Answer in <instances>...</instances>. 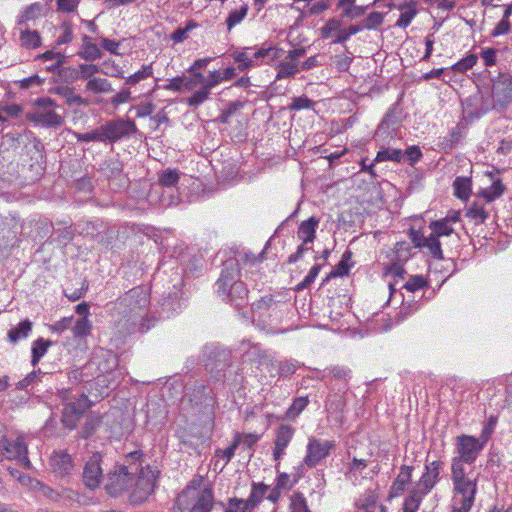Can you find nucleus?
Listing matches in <instances>:
<instances>
[{
    "mask_svg": "<svg viewBox=\"0 0 512 512\" xmlns=\"http://www.w3.org/2000/svg\"><path fill=\"white\" fill-rule=\"evenodd\" d=\"M261 259L253 254H239L238 258H229L223 262L220 277L215 283L216 292L225 301L236 309H241L248 303V289L240 280V264L258 267Z\"/></svg>",
    "mask_w": 512,
    "mask_h": 512,
    "instance_id": "obj_1",
    "label": "nucleus"
},
{
    "mask_svg": "<svg viewBox=\"0 0 512 512\" xmlns=\"http://www.w3.org/2000/svg\"><path fill=\"white\" fill-rule=\"evenodd\" d=\"M149 303V296L146 290L140 286L134 287L114 303L112 316L123 314V317L127 318L123 325V330L126 333L133 331L137 319L141 318L139 330L142 333L146 332L154 325L155 322L154 319L150 320L148 318H144L142 315Z\"/></svg>",
    "mask_w": 512,
    "mask_h": 512,
    "instance_id": "obj_2",
    "label": "nucleus"
},
{
    "mask_svg": "<svg viewBox=\"0 0 512 512\" xmlns=\"http://www.w3.org/2000/svg\"><path fill=\"white\" fill-rule=\"evenodd\" d=\"M251 47H245L241 51H235L232 57L238 63L240 71H246L260 63H270L280 57L281 49L276 47H261L256 51Z\"/></svg>",
    "mask_w": 512,
    "mask_h": 512,
    "instance_id": "obj_3",
    "label": "nucleus"
},
{
    "mask_svg": "<svg viewBox=\"0 0 512 512\" xmlns=\"http://www.w3.org/2000/svg\"><path fill=\"white\" fill-rule=\"evenodd\" d=\"M453 509L451 512H469L477 493L476 477L453 482Z\"/></svg>",
    "mask_w": 512,
    "mask_h": 512,
    "instance_id": "obj_4",
    "label": "nucleus"
},
{
    "mask_svg": "<svg viewBox=\"0 0 512 512\" xmlns=\"http://www.w3.org/2000/svg\"><path fill=\"white\" fill-rule=\"evenodd\" d=\"M35 106L36 109L27 116L30 121L47 127H58L63 124V117L52 110L56 104L51 98H38Z\"/></svg>",
    "mask_w": 512,
    "mask_h": 512,
    "instance_id": "obj_5",
    "label": "nucleus"
},
{
    "mask_svg": "<svg viewBox=\"0 0 512 512\" xmlns=\"http://www.w3.org/2000/svg\"><path fill=\"white\" fill-rule=\"evenodd\" d=\"M334 448V441L322 440L314 436L310 437L306 446L303 464L308 468L316 467L330 455Z\"/></svg>",
    "mask_w": 512,
    "mask_h": 512,
    "instance_id": "obj_6",
    "label": "nucleus"
},
{
    "mask_svg": "<svg viewBox=\"0 0 512 512\" xmlns=\"http://www.w3.org/2000/svg\"><path fill=\"white\" fill-rule=\"evenodd\" d=\"M352 371L348 367L335 365L325 368L320 372L318 378L325 382L332 391L345 392L348 390V383Z\"/></svg>",
    "mask_w": 512,
    "mask_h": 512,
    "instance_id": "obj_7",
    "label": "nucleus"
},
{
    "mask_svg": "<svg viewBox=\"0 0 512 512\" xmlns=\"http://www.w3.org/2000/svg\"><path fill=\"white\" fill-rule=\"evenodd\" d=\"M105 142L115 143L128 138L137 132V127L132 119H114L101 125Z\"/></svg>",
    "mask_w": 512,
    "mask_h": 512,
    "instance_id": "obj_8",
    "label": "nucleus"
},
{
    "mask_svg": "<svg viewBox=\"0 0 512 512\" xmlns=\"http://www.w3.org/2000/svg\"><path fill=\"white\" fill-rule=\"evenodd\" d=\"M319 225V219L311 216L309 219L300 223L297 236L302 240V244L298 246L295 253L288 257V263H295L303 257L305 251L309 250L307 244L313 243L316 235V229Z\"/></svg>",
    "mask_w": 512,
    "mask_h": 512,
    "instance_id": "obj_9",
    "label": "nucleus"
},
{
    "mask_svg": "<svg viewBox=\"0 0 512 512\" xmlns=\"http://www.w3.org/2000/svg\"><path fill=\"white\" fill-rule=\"evenodd\" d=\"M486 439L480 440L474 436L462 434L456 438V451L466 464H472L483 450Z\"/></svg>",
    "mask_w": 512,
    "mask_h": 512,
    "instance_id": "obj_10",
    "label": "nucleus"
},
{
    "mask_svg": "<svg viewBox=\"0 0 512 512\" xmlns=\"http://www.w3.org/2000/svg\"><path fill=\"white\" fill-rule=\"evenodd\" d=\"M137 475L138 478L132 496L137 501H144L154 492L158 471L147 466L141 469Z\"/></svg>",
    "mask_w": 512,
    "mask_h": 512,
    "instance_id": "obj_11",
    "label": "nucleus"
},
{
    "mask_svg": "<svg viewBox=\"0 0 512 512\" xmlns=\"http://www.w3.org/2000/svg\"><path fill=\"white\" fill-rule=\"evenodd\" d=\"M89 403L88 397L84 394L75 401L67 403L62 413L63 425L70 430L74 429L82 414L89 408Z\"/></svg>",
    "mask_w": 512,
    "mask_h": 512,
    "instance_id": "obj_12",
    "label": "nucleus"
},
{
    "mask_svg": "<svg viewBox=\"0 0 512 512\" xmlns=\"http://www.w3.org/2000/svg\"><path fill=\"white\" fill-rule=\"evenodd\" d=\"M102 456L100 453H94L85 463L83 468L82 480L86 488L95 490L99 487L103 470L101 467Z\"/></svg>",
    "mask_w": 512,
    "mask_h": 512,
    "instance_id": "obj_13",
    "label": "nucleus"
},
{
    "mask_svg": "<svg viewBox=\"0 0 512 512\" xmlns=\"http://www.w3.org/2000/svg\"><path fill=\"white\" fill-rule=\"evenodd\" d=\"M0 449L8 459H16L25 467H30L31 464L27 456L28 448L23 436H18L13 442L9 441L6 436H4V439H2V442L0 443Z\"/></svg>",
    "mask_w": 512,
    "mask_h": 512,
    "instance_id": "obj_14",
    "label": "nucleus"
},
{
    "mask_svg": "<svg viewBox=\"0 0 512 512\" xmlns=\"http://www.w3.org/2000/svg\"><path fill=\"white\" fill-rule=\"evenodd\" d=\"M133 481L132 476L115 466L107 475L105 489L109 495L117 497L127 491L132 486Z\"/></svg>",
    "mask_w": 512,
    "mask_h": 512,
    "instance_id": "obj_15",
    "label": "nucleus"
},
{
    "mask_svg": "<svg viewBox=\"0 0 512 512\" xmlns=\"http://www.w3.org/2000/svg\"><path fill=\"white\" fill-rule=\"evenodd\" d=\"M492 97L495 106L499 105L501 108L506 107L512 102V76L508 74H500L497 79L493 81Z\"/></svg>",
    "mask_w": 512,
    "mask_h": 512,
    "instance_id": "obj_16",
    "label": "nucleus"
},
{
    "mask_svg": "<svg viewBox=\"0 0 512 512\" xmlns=\"http://www.w3.org/2000/svg\"><path fill=\"white\" fill-rule=\"evenodd\" d=\"M443 468V461L434 460L432 462H427L425 465V472L422 474L415 486L428 494L439 482V475Z\"/></svg>",
    "mask_w": 512,
    "mask_h": 512,
    "instance_id": "obj_17",
    "label": "nucleus"
},
{
    "mask_svg": "<svg viewBox=\"0 0 512 512\" xmlns=\"http://www.w3.org/2000/svg\"><path fill=\"white\" fill-rule=\"evenodd\" d=\"M295 428L291 425L281 424L275 431L273 459L279 462L286 454V448L293 439Z\"/></svg>",
    "mask_w": 512,
    "mask_h": 512,
    "instance_id": "obj_18",
    "label": "nucleus"
},
{
    "mask_svg": "<svg viewBox=\"0 0 512 512\" xmlns=\"http://www.w3.org/2000/svg\"><path fill=\"white\" fill-rule=\"evenodd\" d=\"M355 512H388L387 507L378 505V494L374 490H366L356 499Z\"/></svg>",
    "mask_w": 512,
    "mask_h": 512,
    "instance_id": "obj_19",
    "label": "nucleus"
},
{
    "mask_svg": "<svg viewBox=\"0 0 512 512\" xmlns=\"http://www.w3.org/2000/svg\"><path fill=\"white\" fill-rule=\"evenodd\" d=\"M190 505L186 510L189 512H211L214 504V493L212 487L203 488L198 496L189 498Z\"/></svg>",
    "mask_w": 512,
    "mask_h": 512,
    "instance_id": "obj_20",
    "label": "nucleus"
},
{
    "mask_svg": "<svg viewBox=\"0 0 512 512\" xmlns=\"http://www.w3.org/2000/svg\"><path fill=\"white\" fill-rule=\"evenodd\" d=\"M239 351L249 360L256 362L259 366L270 361V353L263 350L259 344H253L250 340H244L239 345Z\"/></svg>",
    "mask_w": 512,
    "mask_h": 512,
    "instance_id": "obj_21",
    "label": "nucleus"
},
{
    "mask_svg": "<svg viewBox=\"0 0 512 512\" xmlns=\"http://www.w3.org/2000/svg\"><path fill=\"white\" fill-rule=\"evenodd\" d=\"M203 483V478L201 476H195L192 480H190L185 487V489L182 491V493L178 496L176 505L181 510H186L189 505L190 497L198 496L199 493L202 492L203 489H201V485Z\"/></svg>",
    "mask_w": 512,
    "mask_h": 512,
    "instance_id": "obj_22",
    "label": "nucleus"
},
{
    "mask_svg": "<svg viewBox=\"0 0 512 512\" xmlns=\"http://www.w3.org/2000/svg\"><path fill=\"white\" fill-rule=\"evenodd\" d=\"M413 469V466L408 465L400 467V472L390 487L389 498L401 496L405 492L407 485L411 482Z\"/></svg>",
    "mask_w": 512,
    "mask_h": 512,
    "instance_id": "obj_23",
    "label": "nucleus"
},
{
    "mask_svg": "<svg viewBox=\"0 0 512 512\" xmlns=\"http://www.w3.org/2000/svg\"><path fill=\"white\" fill-rule=\"evenodd\" d=\"M51 466L54 473L63 478L69 476L74 468L71 456L65 452H54L51 457Z\"/></svg>",
    "mask_w": 512,
    "mask_h": 512,
    "instance_id": "obj_24",
    "label": "nucleus"
},
{
    "mask_svg": "<svg viewBox=\"0 0 512 512\" xmlns=\"http://www.w3.org/2000/svg\"><path fill=\"white\" fill-rule=\"evenodd\" d=\"M143 457L144 454L141 450H135L126 455L122 464H117L116 466L134 478L141 469H144L142 466Z\"/></svg>",
    "mask_w": 512,
    "mask_h": 512,
    "instance_id": "obj_25",
    "label": "nucleus"
},
{
    "mask_svg": "<svg viewBox=\"0 0 512 512\" xmlns=\"http://www.w3.org/2000/svg\"><path fill=\"white\" fill-rule=\"evenodd\" d=\"M397 9L401 13L395 23V26L403 29L407 28L418 14L417 2L415 0H410L399 4Z\"/></svg>",
    "mask_w": 512,
    "mask_h": 512,
    "instance_id": "obj_26",
    "label": "nucleus"
},
{
    "mask_svg": "<svg viewBox=\"0 0 512 512\" xmlns=\"http://www.w3.org/2000/svg\"><path fill=\"white\" fill-rule=\"evenodd\" d=\"M113 68H114L115 72H109V71L102 70V73L109 75V76H113V77H123L122 71L117 66L113 65ZM72 71H73V73H75L74 78H80V79L88 80V81L90 79H93L94 78L93 76L95 74L101 72L100 68L94 64H80L78 71L74 70V69Z\"/></svg>",
    "mask_w": 512,
    "mask_h": 512,
    "instance_id": "obj_27",
    "label": "nucleus"
},
{
    "mask_svg": "<svg viewBox=\"0 0 512 512\" xmlns=\"http://www.w3.org/2000/svg\"><path fill=\"white\" fill-rule=\"evenodd\" d=\"M212 356L215 359L214 362H207L206 368L210 369V371L221 372L224 371L230 365V352L227 350H217L215 349L213 352H210V360L212 361Z\"/></svg>",
    "mask_w": 512,
    "mask_h": 512,
    "instance_id": "obj_28",
    "label": "nucleus"
},
{
    "mask_svg": "<svg viewBox=\"0 0 512 512\" xmlns=\"http://www.w3.org/2000/svg\"><path fill=\"white\" fill-rule=\"evenodd\" d=\"M427 494L424 493L420 488L414 486L409 490L407 497L404 499L402 512H417L419 507Z\"/></svg>",
    "mask_w": 512,
    "mask_h": 512,
    "instance_id": "obj_29",
    "label": "nucleus"
},
{
    "mask_svg": "<svg viewBox=\"0 0 512 512\" xmlns=\"http://www.w3.org/2000/svg\"><path fill=\"white\" fill-rule=\"evenodd\" d=\"M100 171L107 179H116L123 172V163L116 157L108 158L101 164Z\"/></svg>",
    "mask_w": 512,
    "mask_h": 512,
    "instance_id": "obj_30",
    "label": "nucleus"
},
{
    "mask_svg": "<svg viewBox=\"0 0 512 512\" xmlns=\"http://www.w3.org/2000/svg\"><path fill=\"white\" fill-rule=\"evenodd\" d=\"M269 486L264 483H253L251 494L247 500H244L243 505L246 506V509L255 508L264 498L267 493Z\"/></svg>",
    "mask_w": 512,
    "mask_h": 512,
    "instance_id": "obj_31",
    "label": "nucleus"
},
{
    "mask_svg": "<svg viewBox=\"0 0 512 512\" xmlns=\"http://www.w3.org/2000/svg\"><path fill=\"white\" fill-rule=\"evenodd\" d=\"M33 324L29 319H25L17 326L8 331V339L12 343H16L21 339H25L32 331Z\"/></svg>",
    "mask_w": 512,
    "mask_h": 512,
    "instance_id": "obj_32",
    "label": "nucleus"
},
{
    "mask_svg": "<svg viewBox=\"0 0 512 512\" xmlns=\"http://www.w3.org/2000/svg\"><path fill=\"white\" fill-rule=\"evenodd\" d=\"M21 46L26 49H36L41 46V36L38 31L25 28L20 32Z\"/></svg>",
    "mask_w": 512,
    "mask_h": 512,
    "instance_id": "obj_33",
    "label": "nucleus"
},
{
    "mask_svg": "<svg viewBox=\"0 0 512 512\" xmlns=\"http://www.w3.org/2000/svg\"><path fill=\"white\" fill-rule=\"evenodd\" d=\"M453 188L457 198L467 200L471 194L472 181L469 177H456Z\"/></svg>",
    "mask_w": 512,
    "mask_h": 512,
    "instance_id": "obj_34",
    "label": "nucleus"
},
{
    "mask_svg": "<svg viewBox=\"0 0 512 512\" xmlns=\"http://www.w3.org/2000/svg\"><path fill=\"white\" fill-rule=\"evenodd\" d=\"M401 109L397 104H393L386 114L384 115L382 121L380 122L376 134H378L381 130L389 129L391 125L397 124L400 120Z\"/></svg>",
    "mask_w": 512,
    "mask_h": 512,
    "instance_id": "obj_35",
    "label": "nucleus"
},
{
    "mask_svg": "<svg viewBox=\"0 0 512 512\" xmlns=\"http://www.w3.org/2000/svg\"><path fill=\"white\" fill-rule=\"evenodd\" d=\"M505 186L500 179L495 180L492 185L488 188L482 189L479 195L483 197L487 202H493L497 198L501 197L505 192Z\"/></svg>",
    "mask_w": 512,
    "mask_h": 512,
    "instance_id": "obj_36",
    "label": "nucleus"
},
{
    "mask_svg": "<svg viewBox=\"0 0 512 512\" xmlns=\"http://www.w3.org/2000/svg\"><path fill=\"white\" fill-rule=\"evenodd\" d=\"M85 89L86 91L92 92L94 94L110 93L114 91L111 83L105 78L90 79L86 83Z\"/></svg>",
    "mask_w": 512,
    "mask_h": 512,
    "instance_id": "obj_37",
    "label": "nucleus"
},
{
    "mask_svg": "<svg viewBox=\"0 0 512 512\" xmlns=\"http://www.w3.org/2000/svg\"><path fill=\"white\" fill-rule=\"evenodd\" d=\"M52 345V342L49 340H45L43 338H39L35 340L32 344L31 353L32 359L31 364L35 367L40 359L46 354L48 348Z\"/></svg>",
    "mask_w": 512,
    "mask_h": 512,
    "instance_id": "obj_38",
    "label": "nucleus"
},
{
    "mask_svg": "<svg viewBox=\"0 0 512 512\" xmlns=\"http://www.w3.org/2000/svg\"><path fill=\"white\" fill-rule=\"evenodd\" d=\"M302 478L301 474H292L289 475L286 472L278 473L276 477L275 487L279 490H289L291 489L300 479Z\"/></svg>",
    "mask_w": 512,
    "mask_h": 512,
    "instance_id": "obj_39",
    "label": "nucleus"
},
{
    "mask_svg": "<svg viewBox=\"0 0 512 512\" xmlns=\"http://www.w3.org/2000/svg\"><path fill=\"white\" fill-rule=\"evenodd\" d=\"M78 55L85 61H95L102 57V52L96 44L88 42L83 43Z\"/></svg>",
    "mask_w": 512,
    "mask_h": 512,
    "instance_id": "obj_40",
    "label": "nucleus"
},
{
    "mask_svg": "<svg viewBox=\"0 0 512 512\" xmlns=\"http://www.w3.org/2000/svg\"><path fill=\"white\" fill-rule=\"evenodd\" d=\"M92 322L88 317H80L74 324L72 332L75 338H85L92 332Z\"/></svg>",
    "mask_w": 512,
    "mask_h": 512,
    "instance_id": "obj_41",
    "label": "nucleus"
},
{
    "mask_svg": "<svg viewBox=\"0 0 512 512\" xmlns=\"http://www.w3.org/2000/svg\"><path fill=\"white\" fill-rule=\"evenodd\" d=\"M465 461L459 457H454L451 463V479L452 482L471 479L464 468Z\"/></svg>",
    "mask_w": 512,
    "mask_h": 512,
    "instance_id": "obj_42",
    "label": "nucleus"
},
{
    "mask_svg": "<svg viewBox=\"0 0 512 512\" xmlns=\"http://www.w3.org/2000/svg\"><path fill=\"white\" fill-rule=\"evenodd\" d=\"M466 217L473 220L476 225L483 224L489 214L483 206L473 203L466 211Z\"/></svg>",
    "mask_w": 512,
    "mask_h": 512,
    "instance_id": "obj_43",
    "label": "nucleus"
},
{
    "mask_svg": "<svg viewBox=\"0 0 512 512\" xmlns=\"http://www.w3.org/2000/svg\"><path fill=\"white\" fill-rule=\"evenodd\" d=\"M210 94L211 91H209L207 87L201 86L199 90H196L190 97L186 99V103L190 107L198 108L209 99Z\"/></svg>",
    "mask_w": 512,
    "mask_h": 512,
    "instance_id": "obj_44",
    "label": "nucleus"
},
{
    "mask_svg": "<svg viewBox=\"0 0 512 512\" xmlns=\"http://www.w3.org/2000/svg\"><path fill=\"white\" fill-rule=\"evenodd\" d=\"M423 247L428 248L429 252L435 259L442 260L444 258L439 237L435 234L430 233V235L427 236L422 248Z\"/></svg>",
    "mask_w": 512,
    "mask_h": 512,
    "instance_id": "obj_45",
    "label": "nucleus"
},
{
    "mask_svg": "<svg viewBox=\"0 0 512 512\" xmlns=\"http://www.w3.org/2000/svg\"><path fill=\"white\" fill-rule=\"evenodd\" d=\"M462 137H463V133H462L461 128L458 125L453 127L450 130L448 136L443 139L442 148L445 151L452 150L461 141Z\"/></svg>",
    "mask_w": 512,
    "mask_h": 512,
    "instance_id": "obj_46",
    "label": "nucleus"
},
{
    "mask_svg": "<svg viewBox=\"0 0 512 512\" xmlns=\"http://www.w3.org/2000/svg\"><path fill=\"white\" fill-rule=\"evenodd\" d=\"M248 9H249V7L247 4H242L239 9L232 10L229 13V15L226 19V25H227L228 31H231V29L234 26L239 24L246 17V15L248 13Z\"/></svg>",
    "mask_w": 512,
    "mask_h": 512,
    "instance_id": "obj_47",
    "label": "nucleus"
},
{
    "mask_svg": "<svg viewBox=\"0 0 512 512\" xmlns=\"http://www.w3.org/2000/svg\"><path fill=\"white\" fill-rule=\"evenodd\" d=\"M300 71L299 62L283 61L279 64L277 79L290 78Z\"/></svg>",
    "mask_w": 512,
    "mask_h": 512,
    "instance_id": "obj_48",
    "label": "nucleus"
},
{
    "mask_svg": "<svg viewBox=\"0 0 512 512\" xmlns=\"http://www.w3.org/2000/svg\"><path fill=\"white\" fill-rule=\"evenodd\" d=\"M403 152L400 149H383L378 151L375 162H382V161H394V162H401L403 159Z\"/></svg>",
    "mask_w": 512,
    "mask_h": 512,
    "instance_id": "obj_49",
    "label": "nucleus"
},
{
    "mask_svg": "<svg viewBox=\"0 0 512 512\" xmlns=\"http://www.w3.org/2000/svg\"><path fill=\"white\" fill-rule=\"evenodd\" d=\"M101 421L102 420L99 415H89L82 428L81 436L85 439L91 437L95 433L96 429L100 426Z\"/></svg>",
    "mask_w": 512,
    "mask_h": 512,
    "instance_id": "obj_50",
    "label": "nucleus"
},
{
    "mask_svg": "<svg viewBox=\"0 0 512 512\" xmlns=\"http://www.w3.org/2000/svg\"><path fill=\"white\" fill-rule=\"evenodd\" d=\"M41 11V6L38 3L29 5L24 9L18 18L17 24L24 26L27 21L34 20L38 17Z\"/></svg>",
    "mask_w": 512,
    "mask_h": 512,
    "instance_id": "obj_51",
    "label": "nucleus"
},
{
    "mask_svg": "<svg viewBox=\"0 0 512 512\" xmlns=\"http://www.w3.org/2000/svg\"><path fill=\"white\" fill-rule=\"evenodd\" d=\"M289 508L290 512H311L307 505L306 498L301 492H295L291 496Z\"/></svg>",
    "mask_w": 512,
    "mask_h": 512,
    "instance_id": "obj_52",
    "label": "nucleus"
},
{
    "mask_svg": "<svg viewBox=\"0 0 512 512\" xmlns=\"http://www.w3.org/2000/svg\"><path fill=\"white\" fill-rule=\"evenodd\" d=\"M352 252L350 250H346L339 263L336 266V269L331 273L332 276H346L349 274L351 265L349 261L351 260Z\"/></svg>",
    "mask_w": 512,
    "mask_h": 512,
    "instance_id": "obj_53",
    "label": "nucleus"
},
{
    "mask_svg": "<svg viewBox=\"0 0 512 512\" xmlns=\"http://www.w3.org/2000/svg\"><path fill=\"white\" fill-rule=\"evenodd\" d=\"M153 69L152 65H144L141 70L135 72L134 74L130 75L126 78L125 84L126 85H136L140 81L147 79L148 77L152 76Z\"/></svg>",
    "mask_w": 512,
    "mask_h": 512,
    "instance_id": "obj_54",
    "label": "nucleus"
},
{
    "mask_svg": "<svg viewBox=\"0 0 512 512\" xmlns=\"http://www.w3.org/2000/svg\"><path fill=\"white\" fill-rule=\"evenodd\" d=\"M384 14L381 12H372L370 13L360 24L363 29H377L379 26L382 25L384 20Z\"/></svg>",
    "mask_w": 512,
    "mask_h": 512,
    "instance_id": "obj_55",
    "label": "nucleus"
},
{
    "mask_svg": "<svg viewBox=\"0 0 512 512\" xmlns=\"http://www.w3.org/2000/svg\"><path fill=\"white\" fill-rule=\"evenodd\" d=\"M197 26L198 24L195 21L189 20L185 27H179L171 34V39L175 43H181L188 38V33L195 29Z\"/></svg>",
    "mask_w": 512,
    "mask_h": 512,
    "instance_id": "obj_56",
    "label": "nucleus"
},
{
    "mask_svg": "<svg viewBox=\"0 0 512 512\" xmlns=\"http://www.w3.org/2000/svg\"><path fill=\"white\" fill-rule=\"evenodd\" d=\"M179 177L176 169H166L160 174L159 183L164 187H172L178 183Z\"/></svg>",
    "mask_w": 512,
    "mask_h": 512,
    "instance_id": "obj_57",
    "label": "nucleus"
},
{
    "mask_svg": "<svg viewBox=\"0 0 512 512\" xmlns=\"http://www.w3.org/2000/svg\"><path fill=\"white\" fill-rule=\"evenodd\" d=\"M430 228L432 230L431 233L435 234L438 237H440V236H448L451 233H453V228L448 223V221L445 220L444 218L440 219V220H437V221H434V222H431Z\"/></svg>",
    "mask_w": 512,
    "mask_h": 512,
    "instance_id": "obj_58",
    "label": "nucleus"
},
{
    "mask_svg": "<svg viewBox=\"0 0 512 512\" xmlns=\"http://www.w3.org/2000/svg\"><path fill=\"white\" fill-rule=\"evenodd\" d=\"M204 75L201 72L190 73V76H183V89L192 91L198 86H203Z\"/></svg>",
    "mask_w": 512,
    "mask_h": 512,
    "instance_id": "obj_59",
    "label": "nucleus"
},
{
    "mask_svg": "<svg viewBox=\"0 0 512 512\" xmlns=\"http://www.w3.org/2000/svg\"><path fill=\"white\" fill-rule=\"evenodd\" d=\"M309 404V399L307 396L305 397H297L293 400V403L287 410L288 418L297 417Z\"/></svg>",
    "mask_w": 512,
    "mask_h": 512,
    "instance_id": "obj_60",
    "label": "nucleus"
},
{
    "mask_svg": "<svg viewBox=\"0 0 512 512\" xmlns=\"http://www.w3.org/2000/svg\"><path fill=\"white\" fill-rule=\"evenodd\" d=\"M60 30L62 33L58 36L56 44L63 45L70 43L74 38L72 23L70 21H64L60 26Z\"/></svg>",
    "mask_w": 512,
    "mask_h": 512,
    "instance_id": "obj_61",
    "label": "nucleus"
},
{
    "mask_svg": "<svg viewBox=\"0 0 512 512\" xmlns=\"http://www.w3.org/2000/svg\"><path fill=\"white\" fill-rule=\"evenodd\" d=\"M322 268L321 264H315L310 269L309 273L306 275V277L296 285L295 290L296 291H302L304 289H307L315 280V278L318 276L320 270Z\"/></svg>",
    "mask_w": 512,
    "mask_h": 512,
    "instance_id": "obj_62",
    "label": "nucleus"
},
{
    "mask_svg": "<svg viewBox=\"0 0 512 512\" xmlns=\"http://www.w3.org/2000/svg\"><path fill=\"white\" fill-rule=\"evenodd\" d=\"M77 139L81 142H105L102 126L90 132L78 134Z\"/></svg>",
    "mask_w": 512,
    "mask_h": 512,
    "instance_id": "obj_63",
    "label": "nucleus"
},
{
    "mask_svg": "<svg viewBox=\"0 0 512 512\" xmlns=\"http://www.w3.org/2000/svg\"><path fill=\"white\" fill-rule=\"evenodd\" d=\"M342 26V22L339 19L331 18L326 24L321 28V37L324 39L329 38L334 32L340 31Z\"/></svg>",
    "mask_w": 512,
    "mask_h": 512,
    "instance_id": "obj_64",
    "label": "nucleus"
}]
</instances>
